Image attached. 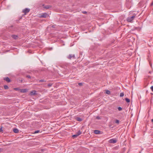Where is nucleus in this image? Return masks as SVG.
I'll use <instances>...</instances> for the list:
<instances>
[{"label": "nucleus", "instance_id": "1", "mask_svg": "<svg viewBox=\"0 0 153 153\" xmlns=\"http://www.w3.org/2000/svg\"><path fill=\"white\" fill-rule=\"evenodd\" d=\"M135 18V16H133L131 17H129L127 18V21L128 22H132Z\"/></svg>", "mask_w": 153, "mask_h": 153}, {"label": "nucleus", "instance_id": "2", "mask_svg": "<svg viewBox=\"0 0 153 153\" xmlns=\"http://www.w3.org/2000/svg\"><path fill=\"white\" fill-rule=\"evenodd\" d=\"M30 10L29 9L27 8H25L23 10L22 12L23 13H24L25 14H26L27 13H28L29 12Z\"/></svg>", "mask_w": 153, "mask_h": 153}, {"label": "nucleus", "instance_id": "3", "mask_svg": "<svg viewBox=\"0 0 153 153\" xmlns=\"http://www.w3.org/2000/svg\"><path fill=\"white\" fill-rule=\"evenodd\" d=\"M109 142L110 143H115L117 142V140L114 139H111L109 140Z\"/></svg>", "mask_w": 153, "mask_h": 153}, {"label": "nucleus", "instance_id": "4", "mask_svg": "<svg viewBox=\"0 0 153 153\" xmlns=\"http://www.w3.org/2000/svg\"><path fill=\"white\" fill-rule=\"evenodd\" d=\"M68 58L69 59H71L72 58H75V56L74 55H72V54H70L68 56Z\"/></svg>", "mask_w": 153, "mask_h": 153}, {"label": "nucleus", "instance_id": "5", "mask_svg": "<svg viewBox=\"0 0 153 153\" xmlns=\"http://www.w3.org/2000/svg\"><path fill=\"white\" fill-rule=\"evenodd\" d=\"M4 79L6 80L8 82H10V79L8 77L4 78Z\"/></svg>", "mask_w": 153, "mask_h": 153}, {"label": "nucleus", "instance_id": "6", "mask_svg": "<svg viewBox=\"0 0 153 153\" xmlns=\"http://www.w3.org/2000/svg\"><path fill=\"white\" fill-rule=\"evenodd\" d=\"M47 15V14L46 13H44L42 14L40 17L42 18H46Z\"/></svg>", "mask_w": 153, "mask_h": 153}, {"label": "nucleus", "instance_id": "7", "mask_svg": "<svg viewBox=\"0 0 153 153\" xmlns=\"http://www.w3.org/2000/svg\"><path fill=\"white\" fill-rule=\"evenodd\" d=\"M27 91V89H20V92L22 93H25Z\"/></svg>", "mask_w": 153, "mask_h": 153}, {"label": "nucleus", "instance_id": "8", "mask_svg": "<svg viewBox=\"0 0 153 153\" xmlns=\"http://www.w3.org/2000/svg\"><path fill=\"white\" fill-rule=\"evenodd\" d=\"M36 91H32L30 92V94L31 95H33L36 94Z\"/></svg>", "mask_w": 153, "mask_h": 153}, {"label": "nucleus", "instance_id": "9", "mask_svg": "<svg viewBox=\"0 0 153 153\" xmlns=\"http://www.w3.org/2000/svg\"><path fill=\"white\" fill-rule=\"evenodd\" d=\"M13 131L14 133H18L19 131V130L17 128H14L13 129Z\"/></svg>", "mask_w": 153, "mask_h": 153}, {"label": "nucleus", "instance_id": "10", "mask_svg": "<svg viewBox=\"0 0 153 153\" xmlns=\"http://www.w3.org/2000/svg\"><path fill=\"white\" fill-rule=\"evenodd\" d=\"M94 133L95 134H100V131L98 130H95L94 131Z\"/></svg>", "mask_w": 153, "mask_h": 153}, {"label": "nucleus", "instance_id": "11", "mask_svg": "<svg viewBox=\"0 0 153 153\" xmlns=\"http://www.w3.org/2000/svg\"><path fill=\"white\" fill-rule=\"evenodd\" d=\"M76 120L77 121H79V122H81L82 121V119L80 117H78L76 118Z\"/></svg>", "mask_w": 153, "mask_h": 153}, {"label": "nucleus", "instance_id": "12", "mask_svg": "<svg viewBox=\"0 0 153 153\" xmlns=\"http://www.w3.org/2000/svg\"><path fill=\"white\" fill-rule=\"evenodd\" d=\"M81 132L80 130L79 131L77 132L76 133V134L78 135V136L80 135L81 134Z\"/></svg>", "mask_w": 153, "mask_h": 153}, {"label": "nucleus", "instance_id": "13", "mask_svg": "<svg viewBox=\"0 0 153 153\" xmlns=\"http://www.w3.org/2000/svg\"><path fill=\"white\" fill-rule=\"evenodd\" d=\"M125 100L126 101V102L128 103L129 102H130V99L128 98H126Z\"/></svg>", "mask_w": 153, "mask_h": 153}, {"label": "nucleus", "instance_id": "14", "mask_svg": "<svg viewBox=\"0 0 153 153\" xmlns=\"http://www.w3.org/2000/svg\"><path fill=\"white\" fill-rule=\"evenodd\" d=\"M12 37L14 39H16L17 37V36L16 35H12Z\"/></svg>", "mask_w": 153, "mask_h": 153}, {"label": "nucleus", "instance_id": "15", "mask_svg": "<svg viewBox=\"0 0 153 153\" xmlns=\"http://www.w3.org/2000/svg\"><path fill=\"white\" fill-rule=\"evenodd\" d=\"M106 93L108 94H110V92L108 90H107L106 91Z\"/></svg>", "mask_w": 153, "mask_h": 153}, {"label": "nucleus", "instance_id": "16", "mask_svg": "<svg viewBox=\"0 0 153 153\" xmlns=\"http://www.w3.org/2000/svg\"><path fill=\"white\" fill-rule=\"evenodd\" d=\"M124 95V93L123 92L121 93L120 94V97H122Z\"/></svg>", "mask_w": 153, "mask_h": 153}, {"label": "nucleus", "instance_id": "17", "mask_svg": "<svg viewBox=\"0 0 153 153\" xmlns=\"http://www.w3.org/2000/svg\"><path fill=\"white\" fill-rule=\"evenodd\" d=\"M115 122L116 123H117L118 124L119 123V121L118 120H116Z\"/></svg>", "mask_w": 153, "mask_h": 153}, {"label": "nucleus", "instance_id": "18", "mask_svg": "<svg viewBox=\"0 0 153 153\" xmlns=\"http://www.w3.org/2000/svg\"><path fill=\"white\" fill-rule=\"evenodd\" d=\"M118 109L119 111H120L122 110V108L120 107H119L118 108Z\"/></svg>", "mask_w": 153, "mask_h": 153}, {"label": "nucleus", "instance_id": "19", "mask_svg": "<svg viewBox=\"0 0 153 153\" xmlns=\"http://www.w3.org/2000/svg\"><path fill=\"white\" fill-rule=\"evenodd\" d=\"M4 88L5 89H7L8 88V87L7 85H5L4 86Z\"/></svg>", "mask_w": 153, "mask_h": 153}, {"label": "nucleus", "instance_id": "20", "mask_svg": "<svg viewBox=\"0 0 153 153\" xmlns=\"http://www.w3.org/2000/svg\"><path fill=\"white\" fill-rule=\"evenodd\" d=\"M39 131H39V130L36 131H34V134H36V133H39Z\"/></svg>", "mask_w": 153, "mask_h": 153}, {"label": "nucleus", "instance_id": "21", "mask_svg": "<svg viewBox=\"0 0 153 153\" xmlns=\"http://www.w3.org/2000/svg\"><path fill=\"white\" fill-rule=\"evenodd\" d=\"M77 136H78V135H77L76 134L73 135L72 136V137H76Z\"/></svg>", "mask_w": 153, "mask_h": 153}, {"label": "nucleus", "instance_id": "22", "mask_svg": "<svg viewBox=\"0 0 153 153\" xmlns=\"http://www.w3.org/2000/svg\"><path fill=\"white\" fill-rule=\"evenodd\" d=\"M45 80L44 79H41L39 80L40 82H45Z\"/></svg>", "mask_w": 153, "mask_h": 153}, {"label": "nucleus", "instance_id": "23", "mask_svg": "<svg viewBox=\"0 0 153 153\" xmlns=\"http://www.w3.org/2000/svg\"><path fill=\"white\" fill-rule=\"evenodd\" d=\"M45 8L47 9H48L49 8V6L48 5L47 6L45 7Z\"/></svg>", "mask_w": 153, "mask_h": 153}, {"label": "nucleus", "instance_id": "24", "mask_svg": "<svg viewBox=\"0 0 153 153\" xmlns=\"http://www.w3.org/2000/svg\"><path fill=\"white\" fill-rule=\"evenodd\" d=\"M150 88L151 90L153 92V86H152Z\"/></svg>", "mask_w": 153, "mask_h": 153}, {"label": "nucleus", "instance_id": "25", "mask_svg": "<svg viewBox=\"0 0 153 153\" xmlns=\"http://www.w3.org/2000/svg\"><path fill=\"white\" fill-rule=\"evenodd\" d=\"M2 127H1L0 128V132H1V131H3V130L2 129Z\"/></svg>", "mask_w": 153, "mask_h": 153}, {"label": "nucleus", "instance_id": "26", "mask_svg": "<svg viewBox=\"0 0 153 153\" xmlns=\"http://www.w3.org/2000/svg\"><path fill=\"white\" fill-rule=\"evenodd\" d=\"M27 77L28 78H30L31 77L30 75H27Z\"/></svg>", "mask_w": 153, "mask_h": 153}, {"label": "nucleus", "instance_id": "27", "mask_svg": "<svg viewBox=\"0 0 153 153\" xmlns=\"http://www.w3.org/2000/svg\"><path fill=\"white\" fill-rule=\"evenodd\" d=\"M14 89L16 91L18 90L19 89L18 88H14Z\"/></svg>", "mask_w": 153, "mask_h": 153}, {"label": "nucleus", "instance_id": "28", "mask_svg": "<svg viewBox=\"0 0 153 153\" xmlns=\"http://www.w3.org/2000/svg\"><path fill=\"white\" fill-rule=\"evenodd\" d=\"M82 13H83L84 14H85L87 13V12L86 11H84L82 12Z\"/></svg>", "mask_w": 153, "mask_h": 153}, {"label": "nucleus", "instance_id": "29", "mask_svg": "<svg viewBox=\"0 0 153 153\" xmlns=\"http://www.w3.org/2000/svg\"><path fill=\"white\" fill-rule=\"evenodd\" d=\"M78 85H79L80 86V85H82V83H78Z\"/></svg>", "mask_w": 153, "mask_h": 153}, {"label": "nucleus", "instance_id": "30", "mask_svg": "<svg viewBox=\"0 0 153 153\" xmlns=\"http://www.w3.org/2000/svg\"><path fill=\"white\" fill-rule=\"evenodd\" d=\"M55 25H52V27L53 28H55Z\"/></svg>", "mask_w": 153, "mask_h": 153}, {"label": "nucleus", "instance_id": "31", "mask_svg": "<svg viewBox=\"0 0 153 153\" xmlns=\"http://www.w3.org/2000/svg\"><path fill=\"white\" fill-rule=\"evenodd\" d=\"M97 118L98 119H99V117H97Z\"/></svg>", "mask_w": 153, "mask_h": 153}, {"label": "nucleus", "instance_id": "32", "mask_svg": "<svg viewBox=\"0 0 153 153\" xmlns=\"http://www.w3.org/2000/svg\"><path fill=\"white\" fill-rule=\"evenodd\" d=\"M151 121L152 122H153V119Z\"/></svg>", "mask_w": 153, "mask_h": 153}, {"label": "nucleus", "instance_id": "33", "mask_svg": "<svg viewBox=\"0 0 153 153\" xmlns=\"http://www.w3.org/2000/svg\"><path fill=\"white\" fill-rule=\"evenodd\" d=\"M149 73H151V72H150V71H149Z\"/></svg>", "mask_w": 153, "mask_h": 153}]
</instances>
